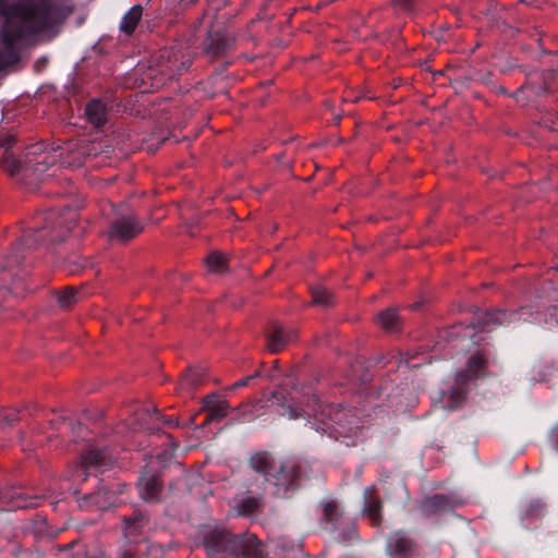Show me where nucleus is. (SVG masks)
Returning a JSON list of instances; mask_svg holds the SVG:
<instances>
[{
	"mask_svg": "<svg viewBox=\"0 0 558 558\" xmlns=\"http://www.w3.org/2000/svg\"><path fill=\"white\" fill-rule=\"evenodd\" d=\"M230 405L227 400L218 397H207L204 400V410L207 412L205 423L218 421L227 416Z\"/></svg>",
	"mask_w": 558,
	"mask_h": 558,
	"instance_id": "obj_9",
	"label": "nucleus"
},
{
	"mask_svg": "<svg viewBox=\"0 0 558 558\" xmlns=\"http://www.w3.org/2000/svg\"><path fill=\"white\" fill-rule=\"evenodd\" d=\"M295 338L296 332L294 330H284L281 326L274 325L267 335V348L272 353L280 352Z\"/></svg>",
	"mask_w": 558,
	"mask_h": 558,
	"instance_id": "obj_8",
	"label": "nucleus"
},
{
	"mask_svg": "<svg viewBox=\"0 0 558 558\" xmlns=\"http://www.w3.org/2000/svg\"><path fill=\"white\" fill-rule=\"evenodd\" d=\"M204 380V375L201 369L190 368L187 369L181 380H180V389L181 390H193L201 386Z\"/></svg>",
	"mask_w": 558,
	"mask_h": 558,
	"instance_id": "obj_20",
	"label": "nucleus"
},
{
	"mask_svg": "<svg viewBox=\"0 0 558 558\" xmlns=\"http://www.w3.org/2000/svg\"><path fill=\"white\" fill-rule=\"evenodd\" d=\"M300 466L293 463L278 461L272 473L267 476V482L276 487V494L286 493L298 486Z\"/></svg>",
	"mask_w": 558,
	"mask_h": 558,
	"instance_id": "obj_3",
	"label": "nucleus"
},
{
	"mask_svg": "<svg viewBox=\"0 0 558 558\" xmlns=\"http://www.w3.org/2000/svg\"><path fill=\"white\" fill-rule=\"evenodd\" d=\"M38 506V498L32 497L29 500H26L25 502L17 504V507L20 508H33Z\"/></svg>",
	"mask_w": 558,
	"mask_h": 558,
	"instance_id": "obj_30",
	"label": "nucleus"
},
{
	"mask_svg": "<svg viewBox=\"0 0 558 558\" xmlns=\"http://www.w3.org/2000/svg\"><path fill=\"white\" fill-rule=\"evenodd\" d=\"M381 500L377 496L375 488L367 489L365 493L364 512L373 526L381 524Z\"/></svg>",
	"mask_w": 558,
	"mask_h": 558,
	"instance_id": "obj_10",
	"label": "nucleus"
},
{
	"mask_svg": "<svg viewBox=\"0 0 558 558\" xmlns=\"http://www.w3.org/2000/svg\"><path fill=\"white\" fill-rule=\"evenodd\" d=\"M253 377H246L244 379H241L239 381H236L234 384V387H243V386H246L248 384V381L252 379Z\"/></svg>",
	"mask_w": 558,
	"mask_h": 558,
	"instance_id": "obj_33",
	"label": "nucleus"
},
{
	"mask_svg": "<svg viewBox=\"0 0 558 558\" xmlns=\"http://www.w3.org/2000/svg\"><path fill=\"white\" fill-rule=\"evenodd\" d=\"M277 463L278 461L275 460L268 452L265 451L256 452L250 459L251 468L254 471L264 474L265 480H267L269 473H272V470L275 469Z\"/></svg>",
	"mask_w": 558,
	"mask_h": 558,
	"instance_id": "obj_12",
	"label": "nucleus"
},
{
	"mask_svg": "<svg viewBox=\"0 0 558 558\" xmlns=\"http://www.w3.org/2000/svg\"><path fill=\"white\" fill-rule=\"evenodd\" d=\"M82 464L85 468L88 466H97V465H104L108 462L109 456L106 451L96 449V448H89L81 456Z\"/></svg>",
	"mask_w": 558,
	"mask_h": 558,
	"instance_id": "obj_17",
	"label": "nucleus"
},
{
	"mask_svg": "<svg viewBox=\"0 0 558 558\" xmlns=\"http://www.w3.org/2000/svg\"><path fill=\"white\" fill-rule=\"evenodd\" d=\"M377 322L387 331H398L401 326V318L395 310H386L378 314Z\"/></svg>",
	"mask_w": 558,
	"mask_h": 558,
	"instance_id": "obj_18",
	"label": "nucleus"
},
{
	"mask_svg": "<svg viewBox=\"0 0 558 558\" xmlns=\"http://www.w3.org/2000/svg\"><path fill=\"white\" fill-rule=\"evenodd\" d=\"M144 227L135 217H123L112 222L109 238L119 242H128L143 231Z\"/></svg>",
	"mask_w": 558,
	"mask_h": 558,
	"instance_id": "obj_5",
	"label": "nucleus"
},
{
	"mask_svg": "<svg viewBox=\"0 0 558 558\" xmlns=\"http://www.w3.org/2000/svg\"><path fill=\"white\" fill-rule=\"evenodd\" d=\"M120 558H137L136 550L133 547L125 548Z\"/></svg>",
	"mask_w": 558,
	"mask_h": 558,
	"instance_id": "obj_31",
	"label": "nucleus"
},
{
	"mask_svg": "<svg viewBox=\"0 0 558 558\" xmlns=\"http://www.w3.org/2000/svg\"><path fill=\"white\" fill-rule=\"evenodd\" d=\"M142 497L147 501L158 500L162 490V482L157 474H145L142 476Z\"/></svg>",
	"mask_w": 558,
	"mask_h": 558,
	"instance_id": "obj_11",
	"label": "nucleus"
},
{
	"mask_svg": "<svg viewBox=\"0 0 558 558\" xmlns=\"http://www.w3.org/2000/svg\"><path fill=\"white\" fill-rule=\"evenodd\" d=\"M76 291L73 288H66L58 294V302L62 307H68L75 299Z\"/></svg>",
	"mask_w": 558,
	"mask_h": 558,
	"instance_id": "obj_29",
	"label": "nucleus"
},
{
	"mask_svg": "<svg viewBox=\"0 0 558 558\" xmlns=\"http://www.w3.org/2000/svg\"><path fill=\"white\" fill-rule=\"evenodd\" d=\"M2 168L10 175H14L21 169V163L9 153H4L1 160Z\"/></svg>",
	"mask_w": 558,
	"mask_h": 558,
	"instance_id": "obj_27",
	"label": "nucleus"
},
{
	"mask_svg": "<svg viewBox=\"0 0 558 558\" xmlns=\"http://www.w3.org/2000/svg\"><path fill=\"white\" fill-rule=\"evenodd\" d=\"M507 314L502 311L487 312L482 319L474 326H459L460 332L464 338L469 337L470 341L466 351L470 356L466 361L464 372L457 374L456 380L466 384L470 379H476L486 374L488 364V351L486 349L483 332L490 330V326L501 325L507 322Z\"/></svg>",
	"mask_w": 558,
	"mask_h": 558,
	"instance_id": "obj_1",
	"label": "nucleus"
},
{
	"mask_svg": "<svg viewBox=\"0 0 558 558\" xmlns=\"http://www.w3.org/2000/svg\"><path fill=\"white\" fill-rule=\"evenodd\" d=\"M14 143H15V140L13 137H7L5 140L2 141L1 146L5 148L7 153H9L8 150L12 147V145Z\"/></svg>",
	"mask_w": 558,
	"mask_h": 558,
	"instance_id": "obj_32",
	"label": "nucleus"
},
{
	"mask_svg": "<svg viewBox=\"0 0 558 558\" xmlns=\"http://www.w3.org/2000/svg\"><path fill=\"white\" fill-rule=\"evenodd\" d=\"M263 405L260 404V401H247L243 404H241L236 411L239 413V416L246 417L254 415L259 409H262Z\"/></svg>",
	"mask_w": 558,
	"mask_h": 558,
	"instance_id": "obj_28",
	"label": "nucleus"
},
{
	"mask_svg": "<svg viewBox=\"0 0 558 558\" xmlns=\"http://www.w3.org/2000/svg\"><path fill=\"white\" fill-rule=\"evenodd\" d=\"M202 544L209 558H225L236 547V535L221 527H208L202 532Z\"/></svg>",
	"mask_w": 558,
	"mask_h": 558,
	"instance_id": "obj_2",
	"label": "nucleus"
},
{
	"mask_svg": "<svg viewBox=\"0 0 558 558\" xmlns=\"http://www.w3.org/2000/svg\"><path fill=\"white\" fill-rule=\"evenodd\" d=\"M386 550L390 558H414L418 544L408 533L397 531L389 536Z\"/></svg>",
	"mask_w": 558,
	"mask_h": 558,
	"instance_id": "obj_4",
	"label": "nucleus"
},
{
	"mask_svg": "<svg viewBox=\"0 0 558 558\" xmlns=\"http://www.w3.org/2000/svg\"><path fill=\"white\" fill-rule=\"evenodd\" d=\"M235 38L231 35L216 34L210 38L207 47L208 52L218 57L225 53L234 45Z\"/></svg>",
	"mask_w": 558,
	"mask_h": 558,
	"instance_id": "obj_15",
	"label": "nucleus"
},
{
	"mask_svg": "<svg viewBox=\"0 0 558 558\" xmlns=\"http://www.w3.org/2000/svg\"><path fill=\"white\" fill-rule=\"evenodd\" d=\"M163 424H168V425H178V422L175 421H172V420H167V421H163Z\"/></svg>",
	"mask_w": 558,
	"mask_h": 558,
	"instance_id": "obj_34",
	"label": "nucleus"
},
{
	"mask_svg": "<svg viewBox=\"0 0 558 558\" xmlns=\"http://www.w3.org/2000/svg\"><path fill=\"white\" fill-rule=\"evenodd\" d=\"M262 509V500L256 497L243 498L236 505V512L243 517H251L258 513Z\"/></svg>",
	"mask_w": 558,
	"mask_h": 558,
	"instance_id": "obj_21",
	"label": "nucleus"
},
{
	"mask_svg": "<svg viewBox=\"0 0 558 558\" xmlns=\"http://www.w3.org/2000/svg\"><path fill=\"white\" fill-rule=\"evenodd\" d=\"M464 385L465 384L459 383L457 380V386L452 388V390L449 393V409H454L465 399L466 390L463 387Z\"/></svg>",
	"mask_w": 558,
	"mask_h": 558,
	"instance_id": "obj_25",
	"label": "nucleus"
},
{
	"mask_svg": "<svg viewBox=\"0 0 558 558\" xmlns=\"http://www.w3.org/2000/svg\"><path fill=\"white\" fill-rule=\"evenodd\" d=\"M111 504V498L108 493L100 490L95 494L84 496L80 500V507L85 510H106Z\"/></svg>",
	"mask_w": 558,
	"mask_h": 558,
	"instance_id": "obj_13",
	"label": "nucleus"
},
{
	"mask_svg": "<svg viewBox=\"0 0 558 558\" xmlns=\"http://www.w3.org/2000/svg\"><path fill=\"white\" fill-rule=\"evenodd\" d=\"M148 523V519L142 511H134L131 515L124 518V532L126 536H135L142 532V529Z\"/></svg>",
	"mask_w": 558,
	"mask_h": 558,
	"instance_id": "obj_16",
	"label": "nucleus"
},
{
	"mask_svg": "<svg viewBox=\"0 0 558 558\" xmlns=\"http://www.w3.org/2000/svg\"><path fill=\"white\" fill-rule=\"evenodd\" d=\"M232 555L238 558H265L267 547L255 534L236 535V547Z\"/></svg>",
	"mask_w": 558,
	"mask_h": 558,
	"instance_id": "obj_6",
	"label": "nucleus"
},
{
	"mask_svg": "<svg viewBox=\"0 0 558 558\" xmlns=\"http://www.w3.org/2000/svg\"><path fill=\"white\" fill-rule=\"evenodd\" d=\"M85 114L88 121L96 128H100L107 122V108L99 100L93 99L87 102Z\"/></svg>",
	"mask_w": 558,
	"mask_h": 558,
	"instance_id": "obj_14",
	"label": "nucleus"
},
{
	"mask_svg": "<svg viewBox=\"0 0 558 558\" xmlns=\"http://www.w3.org/2000/svg\"><path fill=\"white\" fill-rule=\"evenodd\" d=\"M342 515L340 506L335 500H329L323 505V521L327 524L336 525Z\"/></svg>",
	"mask_w": 558,
	"mask_h": 558,
	"instance_id": "obj_22",
	"label": "nucleus"
},
{
	"mask_svg": "<svg viewBox=\"0 0 558 558\" xmlns=\"http://www.w3.org/2000/svg\"><path fill=\"white\" fill-rule=\"evenodd\" d=\"M313 303L316 305L328 306L332 304V293L325 288L316 287L312 289Z\"/></svg>",
	"mask_w": 558,
	"mask_h": 558,
	"instance_id": "obj_24",
	"label": "nucleus"
},
{
	"mask_svg": "<svg viewBox=\"0 0 558 558\" xmlns=\"http://www.w3.org/2000/svg\"><path fill=\"white\" fill-rule=\"evenodd\" d=\"M137 414L141 415L143 420L142 425L145 426L146 429L155 430L159 428V422L162 420V416L156 409L151 411L149 409H141Z\"/></svg>",
	"mask_w": 558,
	"mask_h": 558,
	"instance_id": "obj_23",
	"label": "nucleus"
},
{
	"mask_svg": "<svg viewBox=\"0 0 558 558\" xmlns=\"http://www.w3.org/2000/svg\"><path fill=\"white\" fill-rule=\"evenodd\" d=\"M462 504H464V500L460 498H454L449 495L435 494L433 496L425 497L421 501V509L425 515L429 517Z\"/></svg>",
	"mask_w": 558,
	"mask_h": 558,
	"instance_id": "obj_7",
	"label": "nucleus"
},
{
	"mask_svg": "<svg viewBox=\"0 0 558 558\" xmlns=\"http://www.w3.org/2000/svg\"><path fill=\"white\" fill-rule=\"evenodd\" d=\"M227 264L226 257L218 252H213L206 257V265L211 271H221Z\"/></svg>",
	"mask_w": 558,
	"mask_h": 558,
	"instance_id": "obj_26",
	"label": "nucleus"
},
{
	"mask_svg": "<svg viewBox=\"0 0 558 558\" xmlns=\"http://www.w3.org/2000/svg\"><path fill=\"white\" fill-rule=\"evenodd\" d=\"M143 15V8L141 5H134L123 17L121 23V31L128 35H131Z\"/></svg>",
	"mask_w": 558,
	"mask_h": 558,
	"instance_id": "obj_19",
	"label": "nucleus"
}]
</instances>
